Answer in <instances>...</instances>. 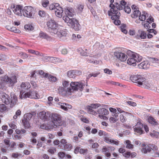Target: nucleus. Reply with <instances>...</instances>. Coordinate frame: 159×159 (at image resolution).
Masks as SVG:
<instances>
[{"label": "nucleus", "mask_w": 159, "mask_h": 159, "mask_svg": "<svg viewBox=\"0 0 159 159\" xmlns=\"http://www.w3.org/2000/svg\"><path fill=\"white\" fill-rule=\"evenodd\" d=\"M0 80L2 82H5L8 84L9 87H13L15 84L17 82V77L15 74H12L9 77L7 75L2 76L0 78Z\"/></svg>", "instance_id": "nucleus-1"}, {"label": "nucleus", "mask_w": 159, "mask_h": 159, "mask_svg": "<svg viewBox=\"0 0 159 159\" xmlns=\"http://www.w3.org/2000/svg\"><path fill=\"white\" fill-rule=\"evenodd\" d=\"M63 19L68 25L70 26L75 31L79 30L80 25L76 19L74 18L70 19L67 16H64L63 17Z\"/></svg>", "instance_id": "nucleus-2"}, {"label": "nucleus", "mask_w": 159, "mask_h": 159, "mask_svg": "<svg viewBox=\"0 0 159 159\" xmlns=\"http://www.w3.org/2000/svg\"><path fill=\"white\" fill-rule=\"evenodd\" d=\"M50 119L52 124H54L57 126H57L62 125V116L59 113L56 112L51 113Z\"/></svg>", "instance_id": "nucleus-3"}, {"label": "nucleus", "mask_w": 159, "mask_h": 159, "mask_svg": "<svg viewBox=\"0 0 159 159\" xmlns=\"http://www.w3.org/2000/svg\"><path fill=\"white\" fill-rule=\"evenodd\" d=\"M109 7L110 9L108 11V14L109 16H111L112 20L117 19L120 18V13L118 10H116V8L115 5L113 4H110Z\"/></svg>", "instance_id": "nucleus-4"}, {"label": "nucleus", "mask_w": 159, "mask_h": 159, "mask_svg": "<svg viewBox=\"0 0 159 159\" xmlns=\"http://www.w3.org/2000/svg\"><path fill=\"white\" fill-rule=\"evenodd\" d=\"M47 25L51 33L54 34L57 32L58 25L54 20H51L47 22Z\"/></svg>", "instance_id": "nucleus-5"}, {"label": "nucleus", "mask_w": 159, "mask_h": 159, "mask_svg": "<svg viewBox=\"0 0 159 159\" xmlns=\"http://www.w3.org/2000/svg\"><path fill=\"white\" fill-rule=\"evenodd\" d=\"M33 116V114L30 113H27L24 115L22 121L23 125L25 128L28 129L30 127V120Z\"/></svg>", "instance_id": "nucleus-6"}, {"label": "nucleus", "mask_w": 159, "mask_h": 159, "mask_svg": "<svg viewBox=\"0 0 159 159\" xmlns=\"http://www.w3.org/2000/svg\"><path fill=\"white\" fill-rule=\"evenodd\" d=\"M23 16L26 17L30 18L33 17L34 13V8L30 6L25 7L22 10Z\"/></svg>", "instance_id": "nucleus-7"}, {"label": "nucleus", "mask_w": 159, "mask_h": 159, "mask_svg": "<svg viewBox=\"0 0 159 159\" xmlns=\"http://www.w3.org/2000/svg\"><path fill=\"white\" fill-rule=\"evenodd\" d=\"M40 96L37 92L36 91H29L25 93L23 95V98H30L38 99Z\"/></svg>", "instance_id": "nucleus-8"}, {"label": "nucleus", "mask_w": 159, "mask_h": 159, "mask_svg": "<svg viewBox=\"0 0 159 159\" xmlns=\"http://www.w3.org/2000/svg\"><path fill=\"white\" fill-rule=\"evenodd\" d=\"M70 85V87L75 91L79 89L82 91L84 88V84L82 82H71Z\"/></svg>", "instance_id": "nucleus-9"}, {"label": "nucleus", "mask_w": 159, "mask_h": 159, "mask_svg": "<svg viewBox=\"0 0 159 159\" xmlns=\"http://www.w3.org/2000/svg\"><path fill=\"white\" fill-rule=\"evenodd\" d=\"M39 116L40 119L44 121H47L50 120L51 112L49 111H43L39 113Z\"/></svg>", "instance_id": "nucleus-10"}, {"label": "nucleus", "mask_w": 159, "mask_h": 159, "mask_svg": "<svg viewBox=\"0 0 159 159\" xmlns=\"http://www.w3.org/2000/svg\"><path fill=\"white\" fill-rule=\"evenodd\" d=\"M114 55L117 59L121 61H125L127 57L125 54L119 51L115 52Z\"/></svg>", "instance_id": "nucleus-11"}, {"label": "nucleus", "mask_w": 159, "mask_h": 159, "mask_svg": "<svg viewBox=\"0 0 159 159\" xmlns=\"http://www.w3.org/2000/svg\"><path fill=\"white\" fill-rule=\"evenodd\" d=\"M41 129L47 130L57 128V126L54 124H43L40 126Z\"/></svg>", "instance_id": "nucleus-12"}, {"label": "nucleus", "mask_w": 159, "mask_h": 159, "mask_svg": "<svg viewBox=\"0 0 159 159\" xmlns=\"http://www.w3.org/2000/svg\"><path fill=\"white\" fill-rule=\"evenodd\" d=\"M147 34L144 31L139 30L138 33L135 35V38L138 39H145L147 38Z\"/></svg>", "instance_id": "nucleus-13"}, {"label": "nucleus", "mask_w": 159, "mask_h": 159, "mask_svg": "<svg viewBox=\"0 0 159 159\" xmlns=\"http://www.w3.org/2000/svg\"><path fill=\"white\" fill-rule=\"evenodd\" d=\"M0 96L3 102L6 104H9L10 102V97L7 94L2 92Z\"/></svg>", "instance_id": "nucleus-14"}, {"label": "nucleus", "mask_w": 159, "mask_h": 159, "mask_svg": "<svg viewBox=\"0 0 159 159\" xmlns=\"http://www.w3.org/2000/svg\"><path fill=\"white\" fill-rule=\"evenodd\" d=\"M14 9L13 11L16 15L19 16H22L21 11L22 9V7L20 5H14Z\"/></svg>", "instance_id": "nucleus-15"}, {"label": "nucleus", "mask_w": 159, "mask_h": 159, "mask_svg": "<svg viewBox=\"0 0 159 159\" xmlns=\"http://www.w3.org/2000/svg\"><path fill=\"white\" fill-rule=\"evenodd\" d=\"M146 79L145 78L141 75H139L138 79L136 82V85L140 87L143 88V84H145ZM144 86H143V87Z\"/></svg>", "instance_id": "nucleus-16"}, {"label": "nucleus", "mask_w": 159, "mask_h": 159, "mask_svg": "<svg viewBox=\"0 0 159 159\" xmlns=\"http://www.w3.org/2000/svg\"><path fill=\"white\" fill-rule=\"evenodd\" d=\"M114 4L118 10H123L124 7L126 6L127 2L125 0H122L120 2V3L117 2H115Z\"/></svg>", "instance_id": "nucleus-17"}, {"label": "nucleus", "mask_w": 159, "mask_h": 159, "mask_svg": "<svg viewBox=\"0 0 159 159\" xmlns=\"http://www.w3.org/2000/svg\"><path fill=\"white\" fill-rule=\"evenodd\" d=\"M11 96V100L9 104L10 107H12L17 104L18 100L15 94H12Z\"/></svg>", "instance_id": "nucleus-18"}, {"label": "nucleus", "mask_w": 159, "mask_h": 159, "mask_svg": "<svg viewBox=\"0 0 159 159\" xmlns=\"http://www.w3.org/2000/svg\"><path fill=\"white\" fill-rule=\"evenodd\" d=\"M57 17L61 18L62 16V14L63 12V9L61 7L59 4L57 7L54 11Z\"/></svg>", "instance_id": "nucleus-19"}, {"label": "nucleus", "mask_w": 159, "mask_h": 159, "mask_svg": "<svg viewBox=\"0 0 159 159\" xmlns=\"http://www.w3.org/2000/svg\"><path fill=\"white\" fill-rule=\"evenodd\" d=\"M150 64L148 61H145L138 65L140 69H147L150 67Z\"/></svg>", "instance_id": "nucleus-20"}, {"label": "nucleus", "mask_w": 159, "mask_h": 159, "mask_svg": "<svg viewBox=\"0 0 159 159\" xmlns=\"http://www.w3.org/2000/svg\"><path fill=\"white\" fill-rule=\"evenodd\" d=\"M154 21V19L151 16L149 17L148 18L146 22H144L143 24L144 27L146 29H148V30L150 28V26L149 24Z\"/></svg>", "instance_id": "nucleus-21"}, {"label": "nucleus", "mask_w": 159, "mask_h": 159, "mask_svg": "<svg viewBox=\"0 0 159 159\" xmlns=\"http://www.w3.org/2000/svg\"><path fill=\"white\" fill-rule=\"evenodd\" d=\"M148 14L146 11H143L141 13L139 16V19L140 20L144 21L148 17Z\"/></svg>", "instance_id": "nucleus-22"}, {"label": "nucleus", "mask_w": 159, "mask_h": 159, "mask_svg": "<svg viewBox=\"0 0 159 159\" xmlns=\"http://www.w3.org/2000/svg\"><path fill=\"white\" fill-rule=\"evenodd\" d=\"M57 33L54 34H56L57 36L59 38H61L62 36H66L67 34V33L66 31L63 30H61L58 28L57 30Z\"/></svg>", "instance_id": "nucleus-23"}, {"label": "nucleus", "mask_w": 159, "mask_h": 159, "mask_svg": "<svg viewBox=\"0 0 159 159\" xmlns=\"http://www.w3.org/2000/svg\"><path fill=\"white\" fill-rule=\"evenodd\" d=\"M97 112L99 115H107L108 114L109 111L106 109L104 108H101L98 109Z\"/></svg>", "instance_id": "nucleus-24"}, {"label": "nucleus", "mask_w": 159, "mask_h": 159, "mask_svg": "<svg viewBox=\"0 0 159 159\" xmlns=\"http://www.w3.org/2000/svg\"><path fill=\"white\" fill-rule=\"evenodd\" d=\"M58 147L61 148L65 149L67 150H70L72 147V146L70 144H66L63 146L62 144H60L58 145Z\"/></svg>", "instance_id": "nucleus-25"}, {"label": "nucleus", "mask_w": 159, "mask_h": 159, "mask_svg": "<svg viewBox=\"0 0 159 159\" xmlns=\"http://www.w3.org/2000/svg\"><path fill=\"white\" fill-rule=\"evenodd\" d=\"M148 122L150 124L154 125H156L158 124L156 120L152 116H150L148 118Z\"/></svg>", "instance_id": "nucleus-26"}, {"label": "nucleus", "mask_w": 159, "mask_h": 159, "mask_svg": "<svg viewBox=\"0 0 159 159\" xmlns=\"http://www.w3.org/2000/svg\"><path fill=\"white\" fill-rule=\"evenodd\" d=\"M39 37L43 39H46L48 40H50L52 39L50 36H48L46 33L42 32L39 33Z\"/></svg>", "instance_id": "nucleus-27"}, {"label": "nucleus", "mask_w": 159, "mask_h": 159, "mask_svg": "<svg viewBox=\"0 0 159 159\" xmlns=\"http://www.w3.org/2000/svg\"><path fill=\"white\" fill-rule=\"evenodd\" d=\"M92 107L90 106H87L86 107V109L87 110L88 113L89 114H92L94 115H96L97 114V112L94 111Z\"/></svg>", "instance_id": "nucleus-28"}, {"label": "nucleus", "mask_w": 159, "mask_h": 159, "mask_svg": "<svg viewBox=\"0 0 159 159\" xmlns=\"http://www.w3.org/2000/svg\"><path fill=\"white\" fill-rule=\"evenodd\" d=\"M132 57H134L136 62H140L142 59V56L137 53L132 54Z\"/></svg>", "instance_id": "nucleus-29"}, {"label": "nucleus", "mask_w": 159, "mask_h": 159, "mask_svg": "<svg viewBox=\"0 0 159 159\" xmlns=\"http://www.w3.org/2000/svg\"><path fill=\"white\" fill-rule=\"evenodd\" d=\"M20 87L22 89H28L30 87V85L29 83L22 82L21 85Z\"/></svg>", "instance_id": "nucleus-30"}, {"label": "nucleus", "mask_w": 159, "mask_h": 159, "mask_svg": "<svg viewBox=\"0 0 159 159\" xmlns=\"http://www.w3.org/2000/svg\"><path fill=\"white\" fill-rule=\"evenodd\" d=\"M58 93L59 94L62 95H65L66 94V90L64 87H59L58 89Z\"/></svg>", "instance_id": "nucleus-31"}, {"label": "nucleus", "mask_w": 159, "mask_h": 159, "mask_svg": "<svg viewBox=\"0 0 159 159\" xmlns=\"http://www.w3.org/2000/svg\"><path fill=\"white\" fill-rule=\"evenodd\" d=\"M74 10L72 8H68L66 11V13L67 15L72 17L74 15Z\"/></svg>", "instance_id": "nucleus-32"}, {"label": "nucleus", "mask_w": 159, "mask_h": 159, "mask_svg": "<svg viewBox=\"0 0 159 159\" xmlns=\"http://www.w3.org/2000/svg\"><path fill=\"white\" fill-rule=\"evenodd\" d=\"M127 63L129 65H133L135 66L136 65V62L135 60L134 57L129 58L127 60Z\"/></svg>", "instance_id": "nucleus-33"}, {"label": "nucleus", "mask_w": 159, "mask_h": 159, "mask_svg": "<svg viewBox=\"0 0 159 159\" xmlns=\"http://www.w3.org/2000/svg\"><path fill=\"white\" fill-rule=\"evenodd\" d=\"M28 51L29 53H31L37 56L40 55V56H43V53H42L41 54L38 51H35L31 49H28Z\"/></svg>", "instance_id": "nucleus-34"}, {"label": "nucleus", "mask_w": 159, "mask_h": 159, "mask_svg": "<svg viewBox=\"0 0 159 159\" xmlns=\"http://www.w3.org/2000/svg\"><path fill=\"white\" fill-rule=\"evenodd\" d=\"M126 143V148L129 149H132L134 148V145L131 143L130 141L129 140H126L125 141Z\"/></svg>", "instance_id": "nucleus-35"}, {"label": "nucleus", "mask_w": 159, "mask_h": 159, "mask_svg": "<svg viewBox=\"0 0 159 159\" xmlns=\"http://www.w3.org/2000/svg\"><path fill=\"white\" fill-rule=\"evenodd\" d=\"M141 12L139 10L134 11L131 15V16L132 18H136L140 15Z\"/></svg>", "instance_id": "nucleus-36"}, {"label": "nucleus", "mask_w": 159, "mask_h": 159, "mask_svg": "<svg viewBox=\"0 0 159 159\" xmlns=\"http://www.w3.org/2000/svg\"><path fill=\"white\" fill-rule=\"evenodd\" d=\"M134 130L135 132L139 134H143L144 133V131L142 128L134 127Z\"/></svg>", "instance_id": "nucleus-37"}, {"label": "nucleus", "mask_w": 159, "mask_h": 159, "mask_svg": "<svg viewBox=\"0 0 159 159\" xmlns=\"http://www.w3.org/2000/svg\"><path fill=\"white\" fill-rule=\"evenodd\" d=\"M67 75L69 77L71 78H74L76 77L74 70L69 71L67 73Z\"/></svg>", "instance_id": "nucleus-38"}, {"label": "nucleus", "mask_w": 159, "mask_h": 159, "mask_svg": "<svg viewBox=\"0 0 159 159\" xmlns=\"http://www.w3.org/2000/svg\"><path fill=\"white\" fill-rule=\"evenodd\" d=\"M143 124L142 123V120L140 118L137 120V122L135 127H139L143 128Z\"/></svg>", "instance_id": "nucleus-39"}, {"label": "nucleus", "mask_w": 159, "mask_h": 159, "mask_svg": "<svg viewBox=\"0 0 159 159\" xmlns=\"http://www.w3.org/2000/svg\"><path fill=\"white\" fill-rule=\"evenodd\" d=\"M150 134L152 138H157L159 136V132L154 130L152 132L150 133Z\"/></svg>", "instance_id": "nucleus-40"}, {"label": "nucleus", "mask_w": 159, "mask_h": 159, "mask_svg": "<svg viewBox=\"0 0 159 159\" xmlns=\"http://www.w3.org/2000/svg\"><path fill=\"white\" fill-rule=\"evenodd\" d=\"M79 118H80V120L82 122L86 123H89V120L87 119L86 117L81 115L79 116Z\"/></svg>", "instance_id": "nucleus-41"}, {"label": "nucleus", "mask_w": 159, "mask_h": 159, "mask_svg": "<svg viewBox=\"0 0 159 159\" xmlns=\"http://www.w3.org/2000/svg\"><path fill=\"white\" fill-rule=\"evenodd\" d=\"M139 76V75H132L130 77V79L133 82L136 83V82L138 80Z\"/></svg>", "instance_id": "nucleus-42"}, {"label": "nucleus", "mask_w": 159, "mask_h": 159, "mask_svg": "<svg viewBox=\"0 0 159 159\" xmlns=\"http://www.w3.org/2000/svg\"><path fill=\"white\" fill-rule=\"evenodd\" d=\"M21 112L20 109H18L15 113V114L13 116V118L16 120L17 119L18 116H20L21 115Z\"/></svg>", "instance_id": "nucleus-43"}, {"label": "nucleus", "mask_w": 159, "mask_h": 159, "mask_svg": "<svg viewBox=\"0 0 159 159\" xmlns=\"http://www.w3.org/2000/svg\"><path fill=\"white\" fill-rule=\"evenodd\" d=\"M59 4L55 3L50 4L49 6V8L50 10H54V11L56 9V8L58 6Z\"/></svg>", "instance_id": "nucleus-44"}, {"label": "nucleus", "mask_w": 159, "mask_h": 159, "mask_svg": "<svg viewBox=\"0 0 159 159\" xmlns=\"http://www.w3.org/2000/svg\"><path fill=\"white\" fill-rule=\"evenodd\" d=\"M7 110V107L4 104H0V112L2 113Z\"/></svg>", "instance_id": "nucleus-45"}, {"label": "nucleus", "mask_w": 159, "mask_h": 159, "mask_svg": "<svg viewBox=\"0 0 159 159\" xmlns=\"http://www.w3.org/2000/svg\"><path fill=\"white\" fill-rule=\"evenodd\" d=\"M141 151L142 152L146 153H147L148 152H150L151 148H149L148 145L146 148H143L141 149Z\"/></svg>", "instance_id": "nucleus-46"}, {"label": "nucleus", "mask_w": 159, "mask_h": 159, "mask_svg": "<svg viewBox=\"0 0 159 159\" xmlns=\"http://www.w3.org/2000/svg\"><path fill=\"white\" fill-rule=\"evenodd\" d=\"M56 151V148L53 147H51L48 149V152L52 154H54L55 152Z\"/></svg>", "instance_id": "nucleus-47"}, {"label": "nucleus", "mask_w": 159, "mask_h": 159, "mask_svg": "<svg viewBox=\"0 0 159 159\" xmlns=\"http://www.w3.org/2000/svg\"><path fill=\"white\" fill-rule=\"evenodd\" d=\"M126 26L125 25H122L120 26L121 31L125 34H126L127 32V30L126 29Z\"/></svg>", "instance_id": "nucleus-48"}, {"label": "nucleus", "mask_w": 159, "mask_h": 159, "mask_svg": "<svg viewBox=\"0 0 159 159\" xmlns=\"http://www.w3.org/2000/svg\"><path fill=\"white\" fill-rule=\"evenodd\" d=\"M48 78L49 80L52 82H55L57 80L56 77L52 76L51 75H49L48 77Z\"/></svg>", "instance_id": "nucleus-49"}, {"label": "nucleus", "mask_w": 159, "mask_h": 159, "mask_svg": "<svg viewBox=\"0 0 159 159\" xmlns=\"http://www.w3.org/2000/svg\"><path fill=\"white\" fill-rule=\"evenodd\" d=\"M123 10L126 13L128 14L130 13L131 11L130 8L128 6H126L124 7Z\"/></svg>", "instance_id": "nucleus-50"}, {"label": "nucleus", "mask_w": 159, "mask_h": 159, "mask_svg": "<svg viewBox=\"0 0 159 159\" xmlns=\"http://www.w3.org/2000/svg\"><path fill=\"white\" fill-rule=\"evenodd\" d=\"M25 29L26 30H32L34 29V27L31 25H26L24 26Z\"/></svg>", "instance_id": "nucleus-51"}, {"label": "nucleus", "mask_w": 159, "mask_h": 159, "mask_svg": "<svg viewBox=\"0 0 159 159\" xmlns=\"http://www.w3.org/2000/svg\"><path fill=\"white\" fill-rule=\"evenodd\" d=\"M58 104L59 106H60L61 108L62 109L64 110L65 111H67V109L66 107V106L65 105V104H66V103L63 102H59Z\"/></svg>", "instance_id": "nucleus-52"}, {"label": "nucleus", "mask_w": 159, "mask_h": 159, "mask_svg": "<svg viewBox=\"0 0 159 159\" xmlns=\"http://www.w3.org/2000/svg\"><path fill=\"white\" fill-rule=\"evenodd\" d=\"M16 132L18 134H24L25 133L26 131L24 129H21V130L19 129H16Z\"/></svg>", "instance_id": "nucleus-53"}, {"label": "nucleus", "mask_w": 159, "mask_h": 159, "mask_svg": "<svg viewBox=\"0 0 159 159\" xmlns=\"http://www.w3.org/2000/svg\"><path fill=\"white\" fill-rule=\"evenodd\" d=\"M98 134V135L100 136H101L102 135H104L105 137L106 136H108V134L107 133L101 130L99 131Z\"/></svg>", "instance_id": "nucleus-54"}, {"label": "nucleus", "mask_w": 159, "mask_h": 159, "mask_svg": "<svg viewBox=\"0 0 159 159\" xmlns=\"http://www.w3.org/2000/svg\"><path fill=\"white\" fill-rule=\"evenodd\" d=\"M75 91L72 88V87H70V88L69 87L66 90V93L69 95H71L72 93H73L74 91Z\"/></svg>", "instance_id": "nucleus-55"}, {"label": "nucleus", "mask_w": 159, "mask_h": 159, "mask_svg": "<svg viewBox=\"0 0 159 159\" xmlns=\"http://www.w3.org/2000/svg\"><path fill=\"white\" fill-rule=\"evenodd\" d=\"M148 146L149 148H151V150L156 151L158 149L157 146L154 144H150L148 145Z\"/></svg>", "instance_id": "nucleus-56"}, {"label": "nucleus", "mask_w": 159, "mask_h": 159, "mask_svg": "<svg viewBox=\"0 0 159 159\" xmlns=\"http://www.w3.org/2000/svg\"><path fill=\"white\" fill-rule=\"evenodd\" d=\"M16 145V143L14 142H11L9 145L10 146L9 150H13L15 148V147Z\"/></svg>", "instance_id": "nucleus-57"}, {"label": "nucleus", "mask_w": 159, "mask_h": 159, "mask_svg": "<svg viewBox=\"0 0 159 159\" xmlns=\"http://www.w3.org/2000/svg\"><path fill=\"white\" fill-rule=\"evenodd\" d=\"M49 4V1L48 0H44L42 1V4L44 7H46Z\"/></svg>", "instance_id": "nucleus-58"}, {"label": "nucleus", "mask_w": 159, "mask_h": 159, "mask_svg": "<svg viewBox=\"0 0 159 159\" xmlns=\"http://www.w3.org/2000/svg\"><path fill=\"white\" fill-rule=\"evenodd\" d=\"M39 74L42 75L43 77H48V74L47 73H44V72L42 70H40L39 71Z\"/></svg>", "instance_id": "nucleus-59"}, {"label": "nucleus", "mask_w": 159, "mask_h": 159, "mask_svg": "<svg viewBox=\"0 0 159 159\" xmlns=\"http://www.w3.org/2000/svg\"><path fill=\"white\" fill-rule=\"evenodd\" d=\"M84 8V5L83 4H79L77 6V9L79 12H82Z\"/></svg>", "instance_id": "nucleus-60"}, {"label": "nucleus", "mask_w": 159, "mask_h": 159, "mask_svg": "<svg viewBox=\"0 0 159 159\" xmlns=\"http://www.w3.org/2000/svg\"><path fill=\"white\" fill-rule=\"evenodd\" d=\"M118 120V118H116L113 117L110 118L109 120L111 123H113L117 122Z\"/></svg>", "instance_id": "nucleus-61"}, {"label": "nucleus", "mask_w": 159, "mask_h": 159, "mask_svg": "<svg viewBox=\"0 0 159 159\" xmlns=\"http://www.w3.org/2000/svg\"><path fill=\"white\" fill-rule=\"evenodd\" d=\"M120 121L122 123L124 122L126 120V117L122 114L120 115Z\"/></svg>", "instance_id": "nucleus-62"}, {"label": "nucleus", "mask_w": 159, "mask_h": 159, "mask_svg": "<svg viewBox=\"0 0 159 159\" xmlns=\"http://www.w3.org/2000/svg\"><path fill=\"white\" fill-rule=\"evenodd\" d=\"M19 54L20 55L21 57L23 59H25L28 57V55L27 54L23 52H20Z\"/></svg>", "instance_id": "nucleus-63"}, {"label": "nucleus", "mask_w": 159, "mask_h": 159, "mask_svg": "<svg viewBox=\"0 0 159 159\" xmlns=\"http://www.w3.org/2000/svg\"><path fill=\"white\" fill-rule=\"evenodd\" d=\"M101 104L99 103H92L90 104V106L93 109H96L100 107Z\"/></svg>", "instance_id": "nucleus-64"}]
</instances>
